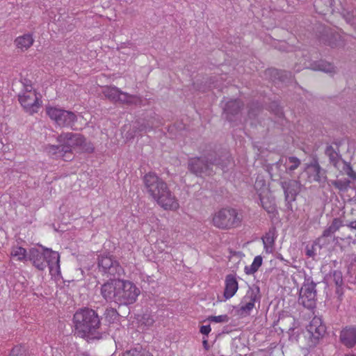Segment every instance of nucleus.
<instances>
[{
	"label": "nucleus",
	"instance_id": "obj_1",
	"mask_svg": "<svg viewBox=\"0 0 356 356\" xmlns=\"http://www.w3.org/2000/svg\"><path fill=\"white\" fill-rule=\"evenodd\" d=\"M145 189L149 195L163 209L177 210L178 200L167 183L154 172H149L143 178Z\"/></svg>",
	"mask_w": 356,
	"mask_h": 356
},
{
	"label": "nucleus",
	"instance_id": "obj_2",
	"mask_svg": "<svg viewBox=\"0 0 356 356\" xmlns=\"http://www.w3.org/2000/svg\"><path fill=\"white\" fill-rule=\"evenodd\" d=\"M74 334L88 341L101 338V322L97 312L88 307L79 309L73 316Z\"/></svg>",
	"mask_w": 356,
	"mask_h": 356
},
{
	"label": "nucleus",
	"instance_id": "obj_3",
	"mask_svg": "<svg viewBox=\"0 0 356 356\" xmlns=\"http://www.w3.org/2000/svg\"><path fill=\"white\" fill-rule=\"evenodd\" d=\"M232 163V158L228 154L217 156L216 153L209 154L201 157L188 159V169L193 174L202 177L211 175L213 172V167L217 166L225 170Z\"/></svg>",
	"mask_w": 356,
	"mask_h": 356
},
{
	"label": "nucleus",
	"instance_id": "obj_4",
	"mask_svg": "<svg viewBox=\"0 0 356 356\" xmlns=\"http://www.w3.org/2000/svg\"><path fill=\"white\" fill-rule=\"evenodd\" d=\"M40 248H31L29 250L28 259L39 270L49 268L51 275L60 273V255L58 252L40 245Z\"/></svg>",
	"mask_w": 356,
	"mask_h": 356
},
{
	"label": "nucleus",
	"instance_id": "obj_5",
	"mask_svg": "<svg viewBox=\"0 0 356 356\" xmlns=\"http://www.w3.org/2000/svg\"><path fill=\"white\" fill-rule=\"evenodd\" d=\"M58 145H48L45 149L55 158H62L64 161H72L74 156L72 148L79 147L84 141L83 136L72 132H63L56 138Z\"/></svg>",
	"mask_w": 356,
	"mask_h": 356
},
{
	"label": "nucleus",
	"instance_id": "obj_6",
	"mask_svg": "<svg viewBox=\"0 0 356 356\" xmlns=\"http://www.w3.org/2000/svg\"><path fill=\"white\" fill-rule=\"evenodd\" d=\"M113 298L119 305L134 303L138 295L139 289L131 282L124 278L114 277L113 279Z\"/></svg>",
	"mask_w": 356,
	"mask_h": 356
},
{
	"label": "nucleus",
	"instance_id": "obj_7",
	"mask_svg": "<svg viewBox=\"0 0 356 356\" xmlns=\"http://www.w3.org/2000/svg\"><path fill=\"white\" fill-rule=\"evenodd\" d=\"M242 220V213L232 208H225L216 211L212 220L213 225L222 229L238 227Z\"/></svg>",
	"mask_w": 356,
	"mask_h": 356
},
{
	"label": "nucleus",
	"instance_id": "obj_8",
	"mask_svg": "<svg viewBox=\"0 0 356 356\" xmlns=\"http://www.w3.org/2000/svg\"><path fill=\"white\" fill-rule=\"evenodd\" d=\"M46 113L58 126L74 129L73 127L77 121V116L72 111L56 107H47Z\"/></svg>",
	"mask_w": 356,
	"mask_h": 356
},
{
	"label": "nucleus",
	"instance_id": "obj_9",
	"mask_svg": "<svg viewBox=\"0 0 356 356\" xmlns=\"http://www.w3.org/2000/svg\"><path fill=\"white\" fill-rule=\"evenodd\" d=\"M316 284L310 279L305 280L300 290L299 302L307 309H312L316 302Z\"/></svg>",
	"mask_w": 356,
	"mask_h": 356
},
{
	"label": "nucleus",
	"instance_id": "obj_10",
	"mask_svg": "<svg viewBox=\"0 0 356 356\" xmlns=\"http://www.w3.org/2000/svg\"><path fill=\"white\" fill-rule=\"evenodd\" d=\"M18 101L24 111L30 115L38 113L42 104V100L37 96L35 91L33 94H19Z\"/></svg>",
	"mask_w": 356,
	"mask_h": 356
},
{
	"label": "nucleus",
	"instance_id": "obj_11",
	"mask_svg": "<svg viewBox=\"0 0 356 356\" xmlns=\"http://www.w3.org/2000/svg\"><path fill=\"white\" fill-rule=\"evenodd\" d=\"M259 293V287L251 288L247 291L246 294L243 298L241 304L240 308L238 309V313L241 315H249L250 312L254 307V303L256 301L259 300V296H258Z\"/></svg>",
	"mask_w": 356,
	"mask_h": 356
},
{
	"label": "nucleus",
	"instance_id": "obj_12",
	"mask_svg": "<svg viewBox=\"0 0 356 356\" xmlns=\"http://www.w3.org/2000/svg\"><path fill=\"white\" fill-rule=\"evenodd\" d=\"M280 185L284 193L285 201L288 204L296 200V196L300 192L301 184L295 179H284L280 181Z\"/></svg>",
	"mask_w": 356,
	"mask_h": 356
},
{
	"label": "nucleus",
	"instance_id": "obj_13",
	"mask_svg": "<svg viewBox=\"0 0 356 356\" xmlns=\"http://www.w3.org/2000/svg\"><path fill=\"white\" fill-rule=\"evenodd\" d=\"M282 163L285 166L286 172L288 174H291L300 165L301 161L296 156H289L286 158L284 161L283 158H281L278 161L268 166V172L271 176H273L274 169L279 170Z\"/></svg>",
	"mask_w": 356,
	"mask_h": 356
},
{
	"label": "nucleus",
	"instance_id": "obj_14",
	"mask_svg": "<svg viewBox=\"0 0 356 356\" xmlns=\"http://www.w3.org/2000/svg\"><path fill=\"white\" fill-rule=\"evenodd\" d=\"M307 331L310 333L313 339L318 340L325 335L326 327L323 323L321 318L315 316L307 326Z\"/></svg>",
	"mask_w": 356,
	"mask_h": 356
},
{
	"label": "nucleus",
	"instance_id": "obj_15",
	"mask_svg": "<svg viewBox=\"0 0 356 356\" xmlns=\"http://www.w3.org/2000/svg\"><path fill=\"white\" fill-rule=\"evenodd\" d=\"M244 104L240 99H233L227 102L224 108L226 118L232 121L233 118L237 115L243 108Z\"/></svg>",
	"mask_w": 356,
	"mask_h": 356
},
{
	"label": "nucleus",
	"instance_id": "obj_16",
	"mask_svg": "<svg viewBox=\"0 0 356 356\" xmlns=\"http://www.w3.org/2000/svg\"><path fill=\"white\" fill-rule=\"evenodd\" d=\"M309 176L313 180L318 182L321 185L324 184L327 181L326 171L323 169L317 161L310 163L308 166Z\"/></svg>",
	"mask_w": 356,
	"mask_h": 356
},
{
	"label": "nucleus",
	"instance_id": "obj_17",
	"mask_svg": "<svg viewBox=\"0 0 356 356\" xmlns=\"http://www.w3.org/2000/svg\"><path fill=\"white\" fill-rule=\"evenodd\" d=\"M341 343L348 348H353L356 344V328L346 327L340 333Z\"/></svg>",
	"mask_w": 356,
	"mask_h": 356
},
{
	"label": "nucleus",
	"instance_id": "obj_18",
	"mask_svg": "<svg viewBox=\"0 0 356 356\" xmlns=\"http://www.w3.org/2000/svg\"><path fill=\"white\" fill-rule=\"evenodd\" d=\"M323 42L331 47H337L343 44L339 33L332 30H325V34L321 38Z\"/></svg>",
	"mask_w": 356,
	"mask_h": 356
},
{
	"label": "nucleus",
	"instance_id": "obj_19",
	"mask_svg": "<svg viewBox=\"0 0 356 356\" xmlns=\"http://www.w3.org/2000/svg\"><path fill=\"white\" fill-rule=\"evenodd\" d=\"M238 288V282L234 275L229 274L225 277V289L224 296L229 299L234 296Z\"/></svg>",
	"mask_w": 356,
	"mask_h": 356
},
{
	"label": "nucleus",
	"instance_id": "obj_20",
	"mask_svg": "<svg viewBox=\"0 0 356 356\" xmlns=\"http://www.w3.org/2000/svg\"><path fill=\"white\" fill-rule=\"evenodd\" d=\"M343 222L339 218H335L332 220L331 224L324 229L322 235L318 238V241L321 242L325 238L332 236L341 227H343Z\"/></svg>",
	"mask_w": 356,
	"mask_h": 356
},
{
	"label": "nucleus",
	"instance_id": "obj_21",
	"mask_svg": "<svg viewBox=\"0 0 356 356\" xmlns=\"http://www.w3.org/2000/svg\"><path fill=\"white\" fill-rule=\"evenodd\" d=\"M276 238V229L275 227L269 228L268 231L262 237L264 249L266 252L270 253L273 250Z\"/></svg>",
	"mask_w": 356,
	"mask_h": 356
},
{
	"label": "nucleus",
	"instance_id": "obj_22",
	"mask_svg": "<svg viewBox=\"0 0 356 356\" xmlns=\"http://www.w3.org/2000/svg\"><path fill=\"white\" fill-rule=\"evenodd\" d=\"M325 154L328 156L330 163L336 168L339 169L343 160L339 154V149H335L332 145H327L325 149Z\"/></svg>",
	"mask_w": 356,
	"mask_h": 356
},
{
	"label": "nucleus",
	"instance_id": "obj_23",
	"mask_svg": "<svg viewBox=\"0 0 356 356\" xmlns=\"http://www.w3.org/2000/svg\"><path fill=\"white\" fill-rule=\"evenodd\" d=\"M259 199L263 209L271 215V217L275 216L277 211L275 200L268 197H262L261 194H259Z\"/></svg>",
	"mask_w": 356,
	"mask_h": 356
},
{
	"label": "nucleus",
	"instance_id": "obj_24",
	"mask_svg": "<svg viewBox=\"0 0 356 356\" xmlns=\"http://www.w3.org/2000/svg\"><path fill=\"white\" fill-rule=\"evenodd\" d=\"M99 271L102 273L103 276L110 277V269L111 268V256H101L98 259Z\"/></svg>",
	"mask_w": 356,
	"mask_h": 356
},
{
	"label": "nucleus",
	"instance_id": "obj_25",
	"mask_svg": "<svg viewBox=\"0 0 356 356\" xmlns=\"http://www.w3.org/2000/svg\"><path fill=\"white\" fill-rule=\"evenodd\" d=\"M312 69L314 70L322 71L325 73L334 74L336 72L334 65L325 60H318L311 64Z\"/></svg>",
	"mask_w": 356,
	"mask_h": 356
},
{
	"label": "nucleus",
	"instance_id": "obj_26",
	"mask_svg": "<svg viewBox=\"0 0 356 356\" xmlns=\"http://www.w3.org/2000/svg\"><path fill=\"white\" fill-rule=\"evenodd\" d=\"M154 127L153 121L152 120H143V122H136L133 126V132L134 136L141 134L143 132L149 131L152 130Z\"/></svg>",
	"mask_w": 356,
	"mask_h": 356
},
{
	"label": "nucleus",
	"instance_id": "obj_27",
	"mask_svg": "<svg viewBox=\"0 0 356 356\" xmlns=\"http://www.w3.org/2000/svg\"><path fill=\"white\" fill-rule=\"evenodd\" d=\"M113 101L122 103H133L135 97L129 95L127 93L122 92L117 88L113 86Z\"/></svg>",
	"mask_w": 356,
	"mask_h": 356
},
{
	"label": "nucleus",
	"instance_id": "obj_28",
	"mask_svg": "<svg viewBox=\"0 0 356 356\" xmlns=\"http://www.w3.org/2000/svg\"><path fill=\"white\" fill-rule=\"evenodd\" d=\"M33 43V39L31 34H24L22 36L17 37L15 40V44L17 48L22 49H28Z\"/></svg>",
	"mask_w": 356,
	"mask_h": 356
},
{
	"label": "nucleus",
	"instance_id": "obj_29",
	"mask_svg": "<svg viewBox=\"0 0 356 356\" xmlns=\"http://www.w3.org/2000/svg\"><path fill=\"white\" fill-rule=\"evenodd\" d=\"M108 278L107 280H103L104 282L102 284L100 291L101 295L106 302H110L111 300V277Z\"/></svg>",
	"mask_w": 356,
	"mask_h": 356
},
{
	"label": "nucleus",
	"instance_id": "obj_30",
	"mask_svg": "<svg viewBox=\"0 0 356 356\" xmlns=\"http://www.w3.org/2000/svg\"><path fill=\"white\" fill-rule=\"evenodd\" d=\"M263 259L261 256L259 255L254 257L252 264L248 266H246L244 268V271L247 275H252L256 273L259 267L261 266Z\"/></svg>",
	"mask_w": 356,
	"mask_h": 356
},
{
	"label": "nucleus",
	"instance_id": "obj_31",
	"mask_svg": "<svg viewBox=\"0 0 356 356\" xmlns=\"http://www.w3.org/2000/svg\"><path fill=\"white\" fill-rule=\"evenodd\" d=\"M329 186H334L336 188H337L340 191H346L350 187V181L349 179H345L343 180L337 179V180H330L327 182Z\"/></svg>",
	"mask_w": 356,
	"mask_h": 356
},
{
	"label": "nucleus",
	"instance_id": "obj_32",
	"mask_svg": "<svg viewBox=\"0 0 356 356\" xmlns=\"http://www.w3.org/2000/svg\"><path fill=\"white\" fill-rule=\"evenodd\" d=\"M11 255L13 257H17V260L20 261L29 260L28 252L26 250L22 247L13 248L11 252Z\"/></svg>",
	"mask_w": 356,
	"mask_h": 356
},
{
	"label": "nucleus",
	"instance_id": "obj_33",
	"mask_svg": "<svg viewBox=\"0 0 356 356\" xmlns=\"http://www.w3.org/2000/svg\"><path fill=\"white\" fill-rule=\"evenodd\" d=\"M271 74L277 76V79H279L281 81L284 82L287 79H289L291 78L292 74L290 72L287 71H283V70H278L277 69H273L271 71Z\"/></svg>",
	"mask_w": 356,
	"mask_h": 356
},
{
	"label": "nucleus",
	"instance_id": "obj_34",
	"mask_svg": "<svg viewBox=\"0 0 356 356\" xmlns=\"http://www.w3.org/2000/svg\"><path fill=\"white\" fill-rule=\"evenodd\" d=\"M341 165H342L341 171L344 174L347 175L350 178L356 181V172L353 170L350 164L345 161H342Z\"/></svg>",
	"mask_w": 356,
	"mask_h": 356
},
{
	"label": "nucleus",
	"instance_id": "obj_35",
	"mask_svg": "<svg viewBox=\"0 0 356 356\" xmlns=\"http://www.w3.org/2000/svg\"><path fill=\"white\" fill-rule=\"evenodd\" d=\"M318 242V239L315 241L311 245H307L305 248V254L307 257L314 258L316 255V247L318 246L319 249L321 248V245Z\"/></svg>",
	"mask_w": 356,
	"mask_h": 356
},
{
	"label": "nucleus",
	"instance_id": "obj_36",
	"mask_svg": "<svg viewBox=\"0 0 356 356\" xmlns=\"http://www.w3.org/2000/svg\"><path fill=\"white\" fill-rule=\"evenodd\" d=\"M123 356H152L141 348H134L127 351Z\"/></svg>",
	"mask_w": 356,
	"mask_h": 356
},
{
	"label": "nucleus",
	"instance_id": "obj_37",
	"mask_svg": "<svg viewBox=\"0 0 356 356\" xmlns=\"http://www.w3.org/2000/svg\"><path fill=\"white\" fill-rule=\"evenodd\" d=\"M84 141L81 143V145H79V147L81 148V151L86 153H92L95 150V147L90 141H88L83 136Z\"/></svg>",
	"mask_w": 356,
	"mask_h": 356
},
{
	"label": "nucleus",
	"instance_id": "obj_38",
	"mask_svg": "<svg viewBox=\"0 0 356 356\" xmlns=\"http://www.w3.org/2000/svg\"><path fill=\"white\" fill-rule=\"evenodd\" d=\"M254 188L259 194L266 188V181L263 177L258 176L257 177Z\"/></svg>",
	"mask_w": 356,
	"mask_h": 356
},
{
	"label": "nucleus",
	"instance_id": "obj_39",
	"mask_svg": "<svg viewBox=\"0 0 356 356\" xmlns=\"http://www.w3.org/2000/svg\"><path fill=\"white\" fill-rule=\"evenodd\" d=\"M115 270V273L113 274V279L114 277H120L122 278V276H124V271L123 268L120 265V263L117 261H113V270Z\"/></svg>",
	"mask_w": 356,
	"mask_h": 356
},
{
	"label": "nucleus",
	"instance_id": "obj_40",
	"mask_svg": "<svg viewBox=\"0 0 356 356\" xmlns=\"http://www.w3.org/2000/svg\"><path fill=\"white\" fill-rule=\"evenodd\" d=\"M207 320L214 323H227L229 318L227 314H223L220 316H210L207 318Z\"/></svg>",
	"mask_w": 356,
	"mask_h": 356
},
{
	"label": "nucleus",
	"instance_id": "obj_41",
	"mask_svg": "<svg viewBox=\"0 0 356 356\" xmlns=\"http://www.w3.org/2000/svg\"><path fill=\"white\" fill-rule=\"evenodd\" d=\"M9 356H28L26 353V350L22 346H17L13 348Z\"/></svg>",
	"mask_w": 356,
	"mask_h": 356
},
{
	"label": "nucleus",
	"instance_id": "obj_42",
	"mask_svg": "<svg viewBox=\"0 0 356 356\" xmlns=\"http://www.w3.org/2000/svg\"><path fill=\"white\" fill-rule=\"evenodd\" d=\"M332 277L336 286H342L343 284L342 273L339 270H334Z\"/></svg>",
	"mask_w": 356,
	"mask_h": 356
},
{
	"label": "nucleus",
	"instance_id": "obj_43",
	"mask_svg": "<svg viewBox=\"0 0 356 356\" xmlns=\"http://www.w3.org/2000/svg\"><path fill=\"white\" fill-rule=\"evenodd\" d=\"M260 110L259 105L257 103H253L252 106H250L249 111H248V115L250 118H254L257 115L259 111Z\"/></svg>",
	"mask_w": 356,
	"mask_h": 356
},
{
	"label": "nucleus",
	"instance_id": "obj_44",
	"mask_svg": "<svg viewBox=\"0 0 356 356\" xmlns=\"http://www.w3.org/2000/svg\"><path fill=\"white\" fill-rule=\"evenodd\" d=\"M154 323V318L149 315L145 314L142 317V323L145 326L150 327L153 325Z\"/></svg>",
	"mask_w": 356,
	"mask_h": 356
},
{
	"label": "nucleus",
	"instance_id": "obj_45",
	"mask_svg": "<svg viewBox=\"0 0 356 356\" xmlns=\"http://www.w3.org/2000/svg\"><path fill=\"white\" fill-rule=\"evenodd\" d=\"M350 229L351 228L349 227V224H348L346 228L343 229L342 232H341V236H339V238L343 241L345 239H351L352 236L350 234H348Z\"/></svg>",
	"mask_w": 356,
	"mask_h": 356
},
{
	"label": "nucleus",
	"instance_id": "obj_46",
	"mask_svg": "<svg viewBox=\"0 0 356 356\" xmlns=\"http://www.w3.org/2000/svg\"><path fill=\"white\" fill-rule=\"evenodd\" d=\"M200 332L204 335H208L211 332V327L209 325H202L200 327Z\"/></svg>",
	"mask_w": 356,
	"mask_h": 356
},
{
	"label": "nucleus",
	"instance_id": "obj_47",
	"mask_svg": "<svg viewBox=\"0 0 356 356\" xmlns=\"http://www.w3.org/2000/svg\"><path fill=\"white\" fill-rule=\"evenodd\" d=\"M21 82L23 85V87L31 88V86H32L31 81L26 78L22 79Z\"/></svg>",
	"mask_w": 356,
	"mask_h": 356
},
{
	"label": "nucleus",
	"instance_id": "obj_48",
	"mask_svg": "<svg viewBox=\"0 0 356 356\" xmlns=\"http://www.w3.org/2000/svg\"><path fill=\"white\" fill-rule=\"evenodd\" d=\"M275 115H277L279 118H282V117H283V115H284V113H283L282 109L280 107L277 106H276L275 111Z\"/></svg>",
	"mask_w": 356,
	"mask_h": 356
},
{
	"label": "nucleus",
	"instance_id": "obj_49",
	"mask_svg": "<svg viewBox=\"0 0 356 356\" xmlns=\"http://www.w3.org/2000/svg\"><path fill=\"white\" fill-rule=\"evenodd\" d=\"M336 293L340 297L343 295V289L341 288L342 286H336Z\"/></svg>",
	"mask_w": 356,
	"mask_h": 356
},
{
	"label": "nucleus",
	"instance_id": "obj_50",
	"mask_svg": "<svg viewBox=\"0 0 356 356\" xmlns=\"http://www.w3.org/2000/svg\"><path fill=\"white\" fill-rule=\"evenodd\" d=\"M103 93L106 97H107L108 99H111V90L108 88L107 91H103Z\"/></svg>",
	"mask_w": 356,
	"mask_h": 356
},
{
	"label": "nucleus",
	"instance_id": "obj_51",
	"mask_svg": "<svg viewBox=\"0 0 356 356\" xmlns=\"http://www.w3.org/2000/svg\"><path fill=\"white\" fill-rule=\"evenodd\" d=\"M32 90V86H31V88L29 87H24V93L26 94L27 92H31Z\"/></svg>",
	"mask_w": 356,
	"mask_h": 356
},
{
	"label": "nucleus",
	"instance_id": "obj_52",
	"mask_svg": "<svg viewBox=\"0 0 356 356\" xmlns=\"http://www.w3.org/2000/svg\"><path fill=\"white\" fill-rule=\"evenodd\" d=\"M202 343H203L204 348L206 350H209V345H208V341H207V339H204V340H203Z\"/></svg>",
	"mask_w": 356,
	"mask_h": 356
},
{
	"label": "nucleus",
	"instance_id": "obj_53",
	"mask_svg": "<svg viewBox=\"0 0 356 356\" xmlns=\"http://www.w3.org/2000/svg\"><path fill=\"white\" fill-rule=\"evenodd\" d=\"M349 227L352 229H356V220L350 222L349 223Z\"/></svg>",
	"mask_w": 356,
	"mask_h": 356
},
{
	"label": "nucleus",
	"instance_id": "obj_54",
	"mask_svg": "<svg viewBox=\"0 0 356 356\" xmlns=\"http://www.w3.org/2000/svg\"><path fill=\"white\" fill-rule=\"evenodd\" d=\"M109 312H110V310L107 308L106 309L105 313H104V315L106 316V318H108V317H110L109 316Z\"/></svg>",
	"mask_w": 356,
	"mask_h": 356
},
{
	"label": "nucleus",
	"instance_id": "obj_55",
	"mask_svg": "<svg viewBox=\"0 0 356 356\" xmlns=\"http://www.w3.org/2000/svg\"><path fill=\"white\" fill-rule=\"evenodd\" d=\"M277 259H280V260H282V261H284V258H283V257H282L281 254H279V255L277 256Z\"/></svg>",
	"mask_w": 356,
	"mask_h": 356
},
{
	"label": "nucleus",
	"instance_id": "obj_56",
	"mask_svg": "<svg viewBox=\"0 0 356 356\" xmlns=\"http://www.w3.org/2000/svg\"><path fill=\"white\" fill-rule=\"evenodd\" d=\"M345 356H355V355H346Z\"/></svg>",
	"mask_w": 356,
	"mask_h": 356
},
{
	"label": "nucleus",
	"instance_id": "obj_57",
	"mask_svg": "<svg viewBox=\"0 0 356 356\" xmlns=\"http://www.w3.org/2000/svg\"><path fill=\"white\" fill-rule=\"evenodd\" d=\"M114 312H116V311L113 308L112 312L113 313Z\"/></svg>",
	"mask_w": 356,
	"mask_h": 356
}]
</instances>
